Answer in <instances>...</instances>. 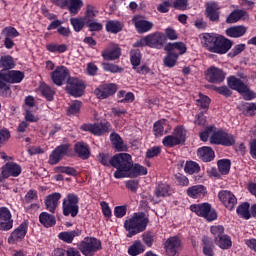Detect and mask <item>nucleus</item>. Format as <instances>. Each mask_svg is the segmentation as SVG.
I'll return each instance as SVG.
<instances>
[{"label": "nucleus", "instance_id": "1", "mask_svg": "<svg viewBox=\"0 0 256 256\" xmlns=\"http://www.w3.org/2000/svg\"><path fill=\"white\" fill-rule=\"evenodd\" d=\"M202 39L205 49L210 53H217V55H225L233 47V40L221 34L204 33Z\"/></svg>", "mask_w": 256, "mask_h": 256}, {"label": "nucleus", "instance_id": "2", "mask_svg": "<svg viewBox=\"0 0 256 256\" xmlns=\"http://www.w3.org/2000/svg\"><path fill=\"white\" fill-rule=\"evenodd\" d=\"M217 129L214 125L208 126L204 129V131L199 133L200 141L207 143L209 141L211 145H222L223 147H233L235 145L236 140L235 136L231 133L226 132L223 129L215 131Z\"/></svg>", "mask_w": 256, "mask_h": 256}, {"label": "nucleus", "instance_id": "3", "mask_svg": "<svg viewBox=\"0 0 256 256\" xmlns=\"http://www.w3.org/2000/svg\"><path fill=\"white\" fill-rule=\"evenodd\" d=\"M148 170L147 167L139 164L133 163V157L129 153H124V158L122 160V165L120 166V170H116L114 172L115 179H135L137 177H141L143 175H147Z\"/></svg>", "mask_w": 256, "mask_h": 256}, {"label": "nucleus", "instance_id": "4", "mask_svg": "<svg viewBox=\"0 0 256 256\" xmlns=\"http://www.w3.org/2000/svg\"><path fill=\"white\" fill-rule=\"evenodd\" d=\"M149 225V218L145 215L144 212L134 213L133 216L125 220L124 229H126V237L131 238L139 233H143Z\"/></svg>", "mask_w": 256, "mask_h": 256}, {"label": "nucleus", "instance_id": "5", "mask_svg": "<svg viewBox=\"0 0 256 256\" xmlns=\"http://www.w3.org/2000/svg\"><path fill=\"white\" fill-rule=\"evenodd\" d=\"M62 213L64 217L73 218L79 215V196L75 193H68L62 200Z\"/></svg>", "mask_w": 256, "mask_h": 256}, {"label": "nucleus", "instance_id": "6", "mask_svg": "<svg viewBox=\"0 0 256 256\" xmlns=\"http://www.w3.org/2000/svg\"><path fill=\"white\" fill-rule=\"evenodd\" d=\"M77 247L84 256H93L98 251H101V249H103L101 240L89 236L85 237L81 242H79L77 244Z\"/></svg>", "mask_w": 256, "mask_h": 256}, {"label": "nucleus", "instance_id": "7", "mask_svg": "<svg viewBox=\"0 0 256 256\" xmlns=\"http://www.w3.org/2000/svg\"><path fill=\"white\" fill-rule=\"evenodd\" d=\"M85 89H87V84L82 79L77 77H69L66 81V93L75 97H83L85 95Z\"/></svg>", "mask_w": 256, "mask_h": 256}, {"label": "nucleus", "instance_id": "8", "mask_svg": "<svg viewBox=\"0 0 256 256\" xmlns=\"http://www.w3.org/2000/svg\"><path fill=\"white\" fill-rule=\"evenodd\" d=\"M190 211L198 217H203L206 221H216L217 219V211L207 202L190 205Z\"/></svg>", "mask_w": 256, "mask_h": 256}, {"label": "nucleus", "instance_id": "9", "mask_svg": "<svg viewBox=\"0 0 256 256\" xmlns=\"http://www.w3.org/2000/svg\"><path fill=\"white\" fill-rule=\"evenodd\" d=\"M111 123L105 122H96V123H86L80 126L81 131L91 133L95 137H102L105 133H109Z\"/></svg>", "mask_w": 256, "mask_h": 256}, {"label": "nucleus", "instance_id": "10", "mask_svg": "<svg viewBox=\"0 0 256 256\" xmlns=\"http://www.w3.org/2000/svg\"><path fill=\"white\" fill-rule=\"evenodd\" d=\"M124 157L125 153L115 154L112 157L109 154L100 153L98 155V161L104 167H114L116 171H121V165L123 164Z\"/></svg>", "mask_w": 256, "mask_h": 256}, {"label": "nucleus", "instance_id": "11", "mask_svg": "<svg viewBox=\"0 0 256 256\" xmlns=\"http://www.w3.org/2000/svg\"><path fill=\"white\" fill-rule=\"evenodd\" d=\"M22 171L21 165L16 162H7L0 168V183H3L5 179H9V177H19Z\"/></svg>", "mask_w": 256, "mask_h": 256}, {"label": "nucleus", "instance_id": "12", "mask_svg": "<svg viewBox=\"0 0 256 256\" xmlns=\"http://www.w3.org/2000/svg\"><path fill=\"white\" fill-rule=\"evenodd\" d=\"M118 89L119 88L115 83H103V84H100L94 90V95L97 97V99H100V100L109 99V97H113V95L117 93Z\"/></svg>", "mask_w": 256, "mask_h": 256}, {"label": "nucleus", "instance_id": "13", "mask_svg": "<svg viewBox=\"0 0 256 256\" xmlns=\"http://www.w3.org/2000/svg\"><path fill=\"white\" fill-rule=\"evenodd\" d=\"M226 75L227 74L225 73V71H223V69L217 68L215 66H210L205 71V79L206 81H208V83H223L225 81Z\"/></svg>", "mask_w": 256, "mask_h": 256}, {"label": "nucleus", "instance_id": "14", "mask_svg": "<svg viewBox=\"0 0 256 256\" xmlns=\"http://www.w3.org/2000/svg\"><path fill=\"white\" fill-rule=\"evenodd\" d=\"M29 231V221L24 220L8 237V243L13 245L19 241H23Z\"/></svg>", "mask_w": 256, "mask_h": 256}, {"label": "nucleus", "instance_id": "15", "mask_svg": "<svg viewBox=\"0 0 256 256\" xmlns=\"http://www.w3.org/2000/svg\"><path fill=\"white\" fill-rule=\"evenodd\" d=\"M1 35L4 37V47L5 49H13L15 47V41L13 39L19 37V31L13 26H7L2 29Z\"/></svg>", "mask_w": 256, "mask_h": 256}, {"label": "nucleus", "instance_id": "16", "mask_svg": "<svg viewBox=\"0 0 256 256\" xmlns=\"http://www.w3.org/2000/svg\"><path fill=\"white\" fill-rule=\"evenodd\" d=\"M13 229V215L9 208L0 207V231H11Z\"/></svg>", "mask_w": 256, "mask_h": 256}, {"label": "nucleus", "instance_id": "17", "mask_svg": "<svg viewBox=\"0 0 256 256\" xmlns=\"http://www.w3.org/2000/svg\"><path fill=\"white\" fill-rule=\"evenodd\" d=\"M218 199L222 202V205L228 209V211H233L237 205V197H235V194L229 190L219 191Z\"/></svg>", "mask_w": 256, "mask_h": 256}, {"label": "nucleus", "instance_id": "18", "mask_svg": "<svg viewBox=\"0 0 256 256\" xmlns=\"http://www.w3.org/2000/svg\"><path fill=\"white\" fill-rule=\"evenodd\" d=\"M69 75V69L66 66H57L56 69L51 72V79L54 85L61 87V85L71 77Z\"/></svg>", "mask_w": 256, "mask_h": 256}, {"label": "nucleus", "instance_id": "19", "mask_svg": "<svg viewBox=\"0 0 256 256\" xmlns=\"http://www.w3.org/2000/svg\"><path fill=\"white\" fill-rule=\"evenodd\" d=\"M146 36L148 39V47L151 49H163V47H165V41H167V38L163 32L156 31Z\"/></svg>", "mask_w": 256, "mask_h": 256}, {"label": "nucleus", "instance_id": "20", "mask_svg": "<svg viewBox=\"0 0 256 256\" xmlns=\"http://www.w3.org/2000/svg\"><path fill=\"white\" fill-rule=\"evenodd\" d=\"M69 144H61L57 146L49 155V165H57L61 162L63 157L69 152Z\"/></svg>", "mask_w": 256, "mask_h": 256}, {"label": "nucleus", "instance_id": "21", "mask_svg": "<svg viewBox=\"0 0 256 256\" xmlns=\"http://www.w3.org/2000/svg\"><path fill=\"white\" fill-rule=\"evenodd\" d=\"M164 249L166 251V255L178 256L179 251H181V239L179 236L168 238L164 244Z\"/></svg>", "mask_w": 256, "mask_h": 256}, {"label": "nucleus", "instance_id": "22", "mask_svg": "<svg viewBox=\"0 0 256 256\" xmlns=\"http://www.w3.org/2000/svg\"><path fill=\"white\" fill-rule=\"evenodd\" d=\"M132 23L139 35H143L144 33H149L154 27L153 22L145 19H141V16H134L132 18Z\"/></svg>", "mask_w": 256, "mask_h": 256}, {"label": "nucleus", "instance_id": "23", "mask_svg": "<svg viewBox=\"0 0 256 256\" xmlns=\"http://www.w3.org/2000/svg\"><path fill=\"white\" fill-rule=\"evenodd\" d=\"M101 57L104 61H117L121 57V47L112 44L101 52Z\"/></svg>", "mask_w": 256, "mask_h": 256}, {"label": "nucleus", "instance_id": "24", "mask_svg": "<svg viewBox=\"0 0 256 256\" xmlns=\"http://www.w3.org/2000/svg\"><path fill=\"white\" fill-rule=\"evenodd\" d=\"M196 155L203 163H211L215 160V150L211 146L199 147L196 151Z\"/></svg>", "mask_w": 256, "mask_h": 256}, {"label": "nucleus", "instance_id": "25", "mask_svg": "<svg viewBox=\"0 0 256 256\" xmlns=\"http://www.w3.org/2000/svg\"><path fill=\"white\" fill-rule=\"evenodd\" d=\"M74 152L83 161H87L91 157V148L86 142L80 141L74 144Z\"/></svg>", "mask_w": 256, "mask_h": 256}, {"label": "nucleus", "instance_id": "26", "mask_svg": "<svg viewBox=\"0 0 256 256\" xmlns=\"http://www.w3.org/2000/svg\"><path fill=\"white\" fill-rule=\"evenodd\" d=\"M59 201H61V193L59 192H54L46 196L44 203L47 211L55 213L57 207H59Z\"/></svg>", "mask_w": 256, "mask_h": 256}, {"label": "nucleus", "instance_id": "27", "mask_svg": "<svg viewBox=\"0 0 256 256\" xmlns=\"http://www.w3.org/2000/svg\"><path fill=\"white\" fill-rule=\"evenodd\" d=\"M186 195L190 197V199H202V197L207 195V187L201 184L191 186L186 190Z\"/></svg>", "mask_w": 256, "mask_h": 256}, {"label": "nucleus", "instance_id": "28", "mask_svg": "<svg viewBox=\"0 0 256 256\" xmlns=\"http://www.w3.org/2000/svg\"><path fill=\"white\" fill-rule=\"evenodd\" d=\"M247 33V27L243 25L231 26L225 30V35L231 39H239Z\"/></svg>", "mask_w": 256, "mask_h": 256}, {"label": "nucleus", "instance_id": "29", "mask_svg": "<svg viewBox=\"0 0 256 256\" xmlns=\"http://www.w3.org/2000/svg\"><path fill=\"white\" fill-rule=\"evenodd\" d=\"M4 75L6 77V83H21L23 79H25V72H22L20 70H8L4 71Z\"/></svg>", "mask_w": 256, "mask_h": 256}, {"label": "nucleus", "instance_id": "30", "mask_svg": "<svg viewBox=\"0 0 256 256\" xmlns=\"http://www.w3.org/2000/svg\"><path fill=\"white\" fill-rule=\"evenodd\" d=\"M205 15L209 21L212 23H219V9L217 8V3L212 2L206 5Z\"/></svg>", "mask_w": 256, "mask_h": 256}, {"label": "nucleus", "instance_id": "31", "mask_svg": "<svg viewBox=\"0 0 256 256\" xmlns=\"http://www.w3.org/2000/svg\"><path fill=\"white\" fill-rule=\"evenodd\" d=\"M227 85L233 91H237L238 93H241L243 90L246 89L247 84L244 81H242L240 78H237L235 76H229L227 78Z\"/></svg>", "mask_w": 256, "mask_h": 256}, {"label": "nucleus", "instance_id": "32", "mask_svg": "<svg viewBox=\"0 0 256 256\" xmlns=\"http://www.w3.org/2000/svg\"><path fill=\"white\" fill-rule=\"evenodd\" d=\"M164 50L177 53L179 57V55H185V53H187V46L183 42H169L164 46Z\"/></svg>", "mask_w": 256, "mask_h": 256}, {"label": "nucleus", "instance_id": "33", "mask_svg": "<svg viewBox=\"0 0 256 256\" xmlns=\"http://www.w3.org/2000/svg\"><path fill=\"white\" fill-rule=\"evenodd\" d=\"M156 197H171L173 195V188L167 183H159L154 191Z\"/></svg>", "mask_w": 256, "mask_h": 256}, {"label": "nucleus", "instance_id": "34", "mask_svg": "<svg viewBox=\"0 0 256 256\" xmlns=\"http://www.w3.org/2000/svg\"><path fill=\"white\" fill-rule=\"evenodd\" d=\"M39 221L41 225H43V227H46L47 229H49V227H55V225L57 224V219H55V216L47 212L40 213Z\"/></svg>", "mask_w": 256, "mask_h": 256}, {"label": "nucleus", "instance_id": "35", "mask_svg": "<svg viewBox=\"0 0 256 256\" xmlns=\"http://www.w3.org/2000/svg\"><path fill=\"white\" fill-rule=\"evenodd\" d=\"M110 141L116 151H127V145L123 142V138L117 133L110 134Z\"/></svg>", "mask_w": 256, "mask_h": 256}, {"label": "nucleus", "instance_id": "36", "mask_svg": "<svg viewBox=\"0 0 256 256\" xmlns=\"http://www.w3.org/2000/svg\"><path fill=\"white\" fill-rule=\"evenodd\" d=\"M105 29L107 33L117 35V33H121V31H123V24L118 20H109L106 22Z\"/></svg>", "mask_w": 256, "mask_h": 256}, {"label": "nucleus", "instance_id": "37", "mask_svg": "<svg viewBox=\"0 0 256 256\" xmlns=\"http://www.w3.org/2000/svg\"><path fill=\"white\" fill-rule=\"evenodd\" d=\"M0 67H2V71H11V69H15V59L11 55H4L0 57Z\"/></svg>", "mask_w": 256, "mask_h": 256}, {"label": "nucleus", "instance_id": "38", "mask_svg": "<svg viewBox=\"0 0 256 256\" xmlns=\"http://www.w3.org/2000/svg\"><path fill=\"white\" fill-rule=\"evenodd\" d=\"M80 235V230L65 231L58 234V239L64 243H73V239H75V237H79Z\"/></svg>", "mask_w": 256, "mask_h": 256}, {"label": "nucleus", "instance_id": "39", "mask_svg": "<svg viewBox=\"0 0 256 256\" xmlns=\"http://www.w3.org/2000/svg\"><path fill=\"white\" fill-rule=\"evenodd\" d=\"M83 0H67V9L70 15H79V11L83 7Z\"/></svg>", "mask_w": 256, "mask_h": 256}, {"label": "nucleus", "instance_id": "40", "mask_svg": "<svg viewBox=\"0 0 256 256\" xmlns=\"http://www.w3.org/2000/svg\"><path fill=\"white\" fill-rule=\"evenodd\" d=\"M172 135L180 141L181 145H185V142L187 141V129H185V126L178 125L174 128Z\"/></svg>", "mask_w": 256, "mask_h": 256}, {"label": "nucleus", "instance_id": "41", "mask_svg": "<svg viewBox=\"0 0 256 256\" xmlns=\"http://www.w3.org/2000/svg\"><path fill=\"white\" fill-rule=\"evenodd\" d=\"M39 91L46 101H53L55 97V90L51 88V86L47 85V83H41Z\"/></svg>", "mask_w": 256, "mask_h": 256}, {"label": "nucleus", "instance_id": "42", "mask_svg": "<svg viewBox=\"0 0 256 256\" xmlns=\"http://www.w3.org/2000/svg\"><path fill=\"white\" fill-rule=\"evenodd\" d=\"M145 253V245L140 240H135L132 245L128 248V255L137 256Z\"/></svg>", "mask_w": 256, "mask_h": 256}, {"label": "nucleus", "instance_id": "43", "mask_svg": "<svg viewBox=\"0 0 256 256\" xmlns=\"http://www.w3.org/2000/svg\"><path fill=\"white\" fill-rule=\"evenodd\" d=\"M167 55L164 57V65L165 67H169V69H172V67H175L177 65V61L179 59V54L177 52L172 51H166Z\"/></svg>", "mask_w": 256, "mask_h": 256}, {"label": "nucleus", "instance_id": "44", "mask_svg": "<svg viewBox=\"0 0 256 256\" xmlns=\"http://www.w3.org/2000/svg\"><path fill=\"white\" fill-rule=\"evenodd\" d=\"M249 209H251V204H249V202H243L237 207L236 213L239 217H242V219L248 220L251 217V211H249Z\"/></svg>", "mask_w": 256, "mask_h": 256}, {"label": "nucleus", "instance_id": "45", "mask_svg": "<svg viewBox=\"0 0 256 256\" xmlns=\"http://www.w3.org/2000/svg\"><path fill=\"white\" fill-rule=\"evenodd\" d=\"M141 59H143V55L141 54L140 49L130 50V63L132 65V69H135L141 65Z\"/></svg>", "mask_w": 256, "mask_h": 256}, {"label": "nucleus", "instance_id": "46", "mask_svg": "<svg viewBox=\"0 0 256 256\" xmlns=\"http://www.w3.org/2000/svg\"><path fill=\"white\" fill-rule=\"evenodd\" d=\"M215 245L217 247H220V249H231L233 246V242L231 241V237L227 234H224L223 236H220V238L216 239L214 241Z\"/></svg>", "mask_w": 256, "mask_h": 256}, {"label": "nucleus", "instance_id": "47", "mask_svg": "<svg viewBox=\"0 0 256 256\" xmlns=\"http://www.w3.org/2000/svg\"><path fill=\"white\" fill-rule=\"evenodd\" d=\"M81 107H83V102L74 100L69 104L66 114L68 117H71V115H79L81 113Z\"/></svg>", "mask_w": 256, "mask_h": 256}, {"label": "nucleus", "instance_id": "48", "mask_svg": "<svg viewBox=\"0 0 256 256\" xmlns=\"http://www.w3.org/2000/svg\"><path fill=\"white\" fill-rule=\"evenodd\" d=\"M247 15L245 10H234L226 18V23H237V21L243 19Z\"/></svg>", "mask_w": 256, "mask_h": 256}, {"label": "nucleus", "instance_id": "49", "mask_svg": "<svg viewBox=\"0 0 256 256\" xmlns=\"http://www.w3.org/2000/svg\"><path fill=\"white\" fill-rule=\"evenodd\" d=\"M97 15H99V10L97 8H95V6H93L92 4H87L84 17H82V18L86 22L93 21V19H95V17H97Z\"/></svg>", "mask_w": 256, "mask_h": 256}, {"label": "nucleus", "instance_id": "50", "mask_svg": "<svg viewBox=\"0 0 256 256\" xmlns=\"http://www.w3.org/2000/svg\"><path fill=\"white\" fill-rule=\"evenodd\" d=\"M162 144L164 147H167L168 149H172L173 147L181 145L180 140L176 138L173 134L165 136L162 140Z\"/></svg>", "mask_w": 256, "mask_h": 256}, {"label": "nucleus", "instance_id": "51", "mask_svg": "<svg viewBox=\"0 0 256 256\" xmlns=\"http://www.w3.org/2000/svg\"><path fill=\"white\" fill-rule=\"evenodd\" d=\"M218 170L221 175H229V171H231V160L229 159H221L217 162Z\"/></svg>", "mask_w": 256, "mask_h": 256}, {"label": "nucleus", "instance_id": "52", "mask_svg": "<svg viewBox=\"0 0 256 256\" xmlns=\"http://www.w3.org/2000/svg\"><path fill=\"white\" fill-rule=\"evenodd\" d=\"M184 171L188 175H195V173H199V171H201V166H199V163L195 161H187L184 166Z\"/></svg>", "mask_w": 256, "mask_h": 256}, {"label": "nucleus", "instance_id": "53", "mask_svg": "<svg viewBox=\"0 0 256 256\" xmlns=\"http://www.w3.org/2000/svg\"><path fill=\"white\" fill-rule=\"evenodd\" d=\"M70 24L72 25L74 31L76 33H79L81 31H83V28L85 27V25H87V21L84 20L83 17L80 18H71L70 19Z\"/></svg>", "mask_w": 256, "mask_h": 256}, {"label": "nucleus", "instance_id": "54", "mask_svg": "<svg viewBox=\"0 0 256 256\" xmlns=\"http://www.w3.org/2000/svg\"><path fill=\"white\" fill-rule=\"evenodd\" d=\"M102 69L107 73H123L124 71V69L121 66L109 62H103Z\"/></svg>", "mask_w": 256, "mask_h": 256}, {"label": "nucleus", "instance_id": "55", "mask_svg": "<svg viewBox=\"0 0 256 256\" xmlns=\"http://www.w3.org/2000/svg\"><path fill=\"white\" fill-rule=\"evenodd\" d=\"M47 51L49 53H65L67 51V44H55L50 43L46 45Z\"/></svg>", "mask_w": 256, "mask_h": 256}, {"label": "nucleus", "instance_id": "56", "mask_svg": "<svg viewBox=\"0 0 256 256\" xmlns=\"http://www.w3.org/2000/svg\"><path fill=\"white\" fill-rule=\"evenodd\" d=\"M54 173H65L66 175H71V177H77V170L69 166H56Z\"/></svg>", "mask_w": 256, "mask_h": 256}, {"label": "nucleus", "instance_id": "57", "mask_svg": "<svg viewBox=\"0 0 256 256\" xmlns=\"http://www.w3.org/2000/svg\"><path fill=\"white\" fill-rule=\"evenodd\" d=\"M203 243V253L205 256H215V252H213V243L209 241V238H203L202 239Z\"/></svg>", "mask_w": 256, "mask_h": 256}, {"label": "nucleus", "instance_id": "58", "mask_svg": "<svg viewBox=\"0 0 256 256\" xmlns=\"http://www.w3.org/2000/svg\"><path fill=\"white\" fill-rule=\"evenodd\" d=\"M7 83L9 82H7L5 71L0 70V91H4V93H11V85Z\"/></svg>", "mask_w": 256, "mask_h": 256}, {"label": "nucleus", "instance_id": "59", "mask_svg": "<svg viewBox=\"0 0 256 256\" xmlns=\"http://www.w3.org/2000/svg\"><path fill=\"white\" fill-rule=\"evenodd\" d=\"M245 49H247V45H245L243 43L237 44L228 53V57H230L231 59H234V57H237V55H241V53H243V51H245Z\"/></svg>", "mask_w": 256, "mask_h": 256}, {"label": "nucleus", "instance_id": "60", "mask_svg": "<svg viewBox=\"0 0 256 256\" xmlns=\"http://www.w3.org/2000/svg\"><path fill=\"white\" fill-rule=\"evenodd\" d=\"M210 232L214 237V241L225 235V227L222 225H214L210 227Z\"/></svg>", "mask_w": 256, "mask_h": 256}, {"label": "nucleus", "instance_id": "61", "mask_svg": "<svg viewBox=\"0 0 256 256\" xmlns=\"http://www.w3.org/2000/svg\"><path fill=\"white\" fill-rule=\"evenodd\" d=\"M197 105L200 107V109H205L207 111L209 109V105H211V98H209V96L200 94V97L197 100Z\"/></svg>", "mask_w": 256, "mask_h": 256}, {"label": "nucleus", "instance_id": "62", "mask_svg": "<svg viewBox=\"0 0 256 256\" xmlns=\"http://www.w3.org/2000/svg\"><path fill=\"white\" fill-rule=\"evenodd\" d=\"M142 241L146 244V247H153L155 243V233L147 231L142 235Z\"/></svg>", "mask_w": 256, "mask_h": 256}, {"label": "nucleus", "instance_id": "63", "mask_svg": "<svg viewBox=\"0 0 256 256\" xmlns=\"http://www.w3.org/2000/svg\"><path fill=\"white\" fill-rule=\"evenodd\" d=\"M172 7L173 9H176V11H187V7H189V0H174Z\"/></svg>", "mask_w": 256, "mask_h": 256}, {"label": "nucleus", "instance_id": "64", "mask_svg": "<svg viewBox=\"0 0 256 256\" xmlns=\"http://www.w3.org/2000/svg\"><path fill=\"white\" fill-rule=\"evenodd\" d=\"M86 27H88V31L90 32L103 31V24L95 22L93 20L86 21Z\"/></svg>", "mask_w": 256, "mask_h": 256}]
</instances>
